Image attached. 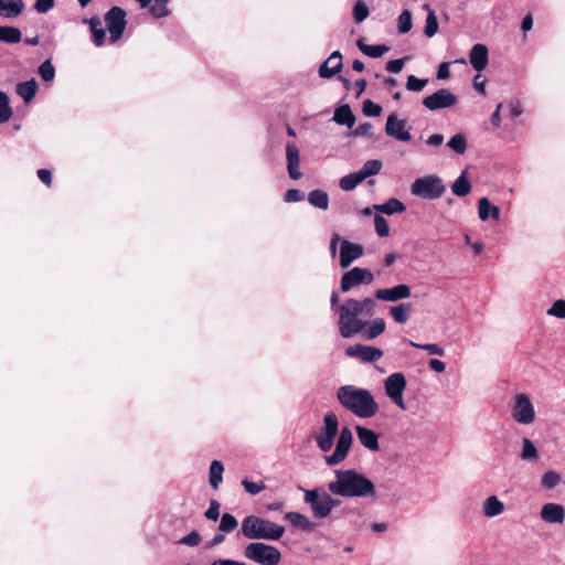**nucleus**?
<instances>
[{
    "instance_id": "57",
    "label": "nucleus",
    "mask_w": 565,
    "mask_h": 565,
    "mask_svg": "<svg viewBox=\"0 0 565 565\" xmlns=\"http://www.w3.org/2000/svg\"><path fill=\"white\" fill-rule=\"evenodd\" d=\"M362 109L364 115L372 117L380 116L382 113V107L370 99L364 100Z\"/></svg>"
},
{
    "instance_id": "26",
    "label": "nucleus",
    "mask_w": 565,
    "mask_h": 565,
    "mask_svg": "<svg viewBox=\"0 0 565 565\" xmlns=\"http://www.w3.org/2000/svg\"><path fill=\"white\" fill-rule=\"evenodd\" d=\"M83 23L89 25L94 44L96 46H103L105 44L106 31L102 28L100 19L97 15L85 18L83 19Z\"/></svg>"
},
{
    "instance_id": "34",
    "label": "nucleus",
    "mask_w": 565,
    "mask_h": 565,
    "mask_svg": "<svg viewBox=\"0 0 565 565\" xmlns=\"http://www.w3.org/2000/svg\"><path fill=\"white\" fill-rule=\"evenodd\" d=\"M308 202L311 206L326 211L329 209V195L326 191L315 189L308 194Z\"/></svg>"
},
{
    "instance_id": "40",
    "label": "nucleus",
    "mask_w": 565,
    "mask_h": 565,
    "mask_svg": "<svg viewBox=\"0 0 565 565\" xmlns=\"http://www.w3.org/2000/svg\"><path fill=\"white\" fill-rule=\"evenodd\" d=\"M362 182V177L358 171H355L342 177L339 181V186L343 191H352Z\"/></svg>"
},
{
    "instance_id": "63",
    "label": "nucleus",
    "mask_w": 565,
    "mask_h": 565,
    "mask_svg": "<svg viewBox=\"0 0 565 565\" xmlns=\"http://www.w3.org/2000/svg\"><path fill=\"white\" fill-rule=\"evenodd\" d=\"M449 66H450V63H448V62H443L439 64L438 70H437V78L438 79H447L450 76Z\"/></svg>"
},
{
    "instance_id": "22",
    "label": "nucleus",
    "mask_w": 565,
    "mask_h": 565,
    "mask_svg": "<svg viewBox=\"0 0 565 565\" xmlns=\"http://www.w3.org/2000/svg\"><path fill=\"white\" fill-rule=\"evenodd\" d=\"M342 68V55L339 51H334L319 67V76L322 78H331Z\"/></svg>"
},
{
    "instance_id": "41",
    "label": "nucleus",
    "mask_w": 565,
    "mask_h": 565,
    "mask_svg": "<svg viewBox=\"0 0 565 565\" xmlns=\"http://www.w3.org/2000/svg\"><path fill=\"white\" fill-rule=\"evenodd\" d=\"M520 458L524 461H534L539 458V452L533 444V441L529 438L522 439V450L520 452Z\"/></svg>"
},
{
    "instance_id": "27",
    "label": "nucleus",
    "mask_w": 565,
    "mask_h": 565,
    "mask_svg": "<svg viewBox=\"0 0 565 565\" xmlns=\"http://www.w3.org/2000/svg\"><path fill=\"white\" fill-rule=\"evenodd\" d=\"M386 324L383 318H374L371 321L366 320L365 329L360 333L366 340H373L385 331Z\"/></svg>"
},
{
    "instance_id": "7",
    "label": "nucleus",
    "mask_w": 565,
    "mask_h": 565,
    "mask_svg": "<svg viewBox=\"0 0 565 565\" xmlns=\"http://www.w3.org/2000/svg\"><path fill=\"white\" fill-rule=\"evenodd\" d=\"M244 556L259 565H278L281 561V552L274 545L262 542H253L245 546Z\"/></svg>"
},
{
    "instance_id": "53",
    "label": "nucleus",
    "mask_w": 565,
    "mask_h": 565,
    "mask_svg": "<svg viewBox=\"0 0 565 565\" xmlns=\"http://www.w3.org/2000/svg\"><path fill=\"white\" fill-rule=\"evenodd\" d=\"M375 232L380 237H386L390 234V225L387 221L380 214L374 216Z\"/></svg>"
},
{
    "instance_id": "48",
    "label": "nucleus",
    "mask_w": 565,
    "mask_h": 565,
    "mask_svg": "<svg viewBox=\"0 0 565 565\" xmlns=\"http://www.w3.org/2000/svg\"><path fill=\"white\" fill-rule=\"evenodd\" d=\"M409 345L416 349L425 350L428 354L443 356L445 354V350L443 347L436 343H417L414 341H409Z\"/></svg>"
},
{
    "instance_id": "33",
    "label": "nucleus",
    "mask_w": 565,
    "mask_h": 565,
    "mask_svg": "<svg viewBox=\"0 0 565 565\" xmlns=\"http://www.w3.org/2000/svg\"><path fill=\"white\" fill-rule=\"evenodd\" d=\"M356 46L363 54L373 58L381 57L382 55L390 51V47L385 44L369 45L364 42L363 39H359L356 41Z\"/></svg>"
},
{
    "instance_id": "17",
    "label": "nucleus",
    "mask_w": 565,
    "mask_h": 565,
    "mask_svg": "<svg viewBox=\"0 0 565 565\" xmlns=\"http://www.w3.org/2000/svg\"><path fill=\"white\" fill-rule=\"evenodd\" d=\"M345 354L351 358H358L362 362L371 363L379 361L383 356V351L375 347L354 344L347 348Z\"/></svg>"
},
{
    "instance_id": "46",
    "label": "nucleus",
    "mask_w": 565,
    "mask_h": 565,
    "mask_svg": "<svg viewBox=\"0 0 565 565\" xmlns=\"http://www.w3.org/2000/svg\"><path fill=\"white\" fill-rule=\"evenodd\" d=\"M412 26H413L412 13L409 10L405 9L402 11V13L398 15V19H397L398 33L405 34L411 31Z\"/></svg>"
},
{
    "instance_id": "20",
    "label": "nucleus",
    "mask_w": 565,
    "mask_h": 565,
    "mask_svg": "<svg viewBox=\"0 0 565 565\" xmlns=\"http://www.w3.org/2000/svg\"><path fill=\"white\" fill-rule=\"evenodd\" d=\"M540 516L546 523L562 524L565 521V508L558 503H545L541 509Z\"/></svg>"
},
{
    "instance_id": "5",
    "label": "nucleus",
    "mask_w": 565,
    "mask_h": 565,
    "mask_svg": "<svg viewBox=\"0 0 565 565\" xmlns=\"http://www.w3.org/2000/svg\"><path fill=\"white\" fill-rule=\"evenodd\" d=\"M303 502L310 507L311 513L316 519H327L334 508L340 504V500L335 499L333 494L327 489L315 488L303 489Z\"/></svg>"
},
{
    "instance_id": "37",
    "label": "nucleus",
    "mask_w": 565,
    "mask_h": 565,
    "mask_svg": "<svg viewBox=\"0 0 565 565\" xmlns=\"http://www.w3.org/2000/svg\"><path fill=\"white\" fill-rule=\"evenodd\" d=\"M451 191L457 196H466L470 193L471 183L468 180L466 171H463L451 184Z\"/></svg>"
},
{
    "instance_id": "3",
    "label": "nucleus",
    "mask_w": 565,
    "mask_h": 565,
    "mask_svg": "<svg viewBox=\"0 0 565 565\" xmlns=\"http://www.w3.org/2000/svg\"><path fill=\"white\" fill-rule=\"evenodd\" d=\"M337 398L342 407L359 418H371L379 413V404L366 388L342 385L337 390Z\"/></svg>"
},
{
    "instance_id": "47",
    "label": "nucleus",
    "mask_w": 565,
    "mask_h": 565,
    "mask_svg": "<svg viewBox=\"0 0 565 565\" xmlns=\"http://www.w3.org/2000/svg\"><path fill=\"white\" fill-rule=\"evenodd\" d=\"M237 526H238V522H237L236 518L234 515H232L231 513H224L221 516V522L218 525L220 532L231 533Z\"/></svg>"
},
{
    "instance_id": "45",
    "label": "nucleus",
    "mask_w": 565,
    "mask_h": 565,
    "mask_svg": "<svg viewBox=\"0 0 565 565\" xmlns=\"http://www.w3.org/2000/svg\"><path fill=\"white\" fill-rule=\"evenodd\" d=\"M38 73H39L40 77L43 79V82H45V83L53 82V79L55 77V67L53 66L50 58L45 60L43 63H41V65L38 68Z\"/></svg>"
},
{
    "instance_id": "13",
    "label": "nucleus",
    "mask_w": 565,
    "mask_h": 565,
    "mask_svg": "<svg viewBox=\"0 0 565 565\" xmlns=\"http://www.w3.org/2000/svg\"><path fill=\"white\" fill-rule=\"evenodd\" d=\"M352 440V431L348 427H343L340 431L334 451L324 458L326 463L328 466H335L342 462L348 456Z\"/></svg>"
},
{
    "instance_id": "18",
    "label": "nucleus",
    "mask_w": 565,
    "mask_h": 565,
    "mask_svg": "<svg viewBox=\"0 0 565 565\" xmlns=\"http://www.w3.org/2000/svg\"><path fill=\"white\" fill-rule=\"evenodd\" d=\"M411 295V287L405 284H399L392 288L377 289L374 297L381 301L395 302L402 299H407Z\"/></svg>"
},
{
    "instance_id": "31",
    "label": "nucleus",
    "mask_w": 565,
    "mask_h": 565,
    "mask_svg": "<svg viewBox=\"0 0 565 565\" xmlns=\"http://www.w3.org/2000/svg\"><path fill=\"white\" fill-rule=\"evenodd\" d=\"M504 511V504L497 495H491L482 504V513L487 518H494Z\"/></svg>"
},
{
    "instance_id": "6",
    "label": "nucleus",
    "mask_w": 565,
    "mask_h": 565,
    "mask_svg": "<svg viewBox=\"0 0 565 565\" xmlns=\"http://www.w3.org/2000/svg\"><path fill=\"white\" fill-rule=\"evenodd\" d=\"M510 416L522 426H530L536 419V411L526 393H518L510 401Z\"/></svg>"
},
{
    "instance_id": "49",
    "label": "nucleus",
    "mask_w": 565,
    "mask_h": 565,
    "mask_svg": "<svg viewBox=\"0 0 565 565\" xmlns=\"http://www.w3.org/2000/svg\"><path fill=\"white\" fill-rule=\"evenodd\" d=\"M438 20L435 11H429L425 22L424 34L427 38H433L438 32Z\"/></svg>"
},
{
    "instance_id": "12",
    "label": "nucleus",
    "mask_w": 565,
    "mask_h": 565,
    "mask_svg": "<svg viewBox=\"0 0 565 565\" xmlns=\"http://www.w3.org/2000/svg\"><path fill=\"white\" fill-rule=\"evenodd\" d=\"M105 23L110 34V42H117L126 29V11L120 7H111L105 14Z\"/></svg>"
},
{
    "instance_id": "56",
    "label": "nucleus",
    "mask_w": 565,
    "mask_h": 565,
    "mask_svg": "<svg viewBox=\"0 0 565 565\" xmlns=\"http://www.w3.org/2000/svg\"><path fill=\"white\" fill-rule=\"evenodd\" d=\"M201 542V535L198 531L193 530L188 535L181 537L178 541V544L186 545V546H198Z\"/></svg>"
},
{
    "instance_id": "35",
    "label": "nucleus",
    "mask_w": 565,
    "mask_h": 565,
    "mask_svg": "<svg viewBox=\"0 0 565 565\" xmlns=\"http://www.w3.org/2000/svg\"><path fill=\"white\" fill-rule=\"evenodd\" d=\"M22 40L21 31L15 26L0 25V42L15 44Z\"/></svg>"
},
{
    "instance_id": "55",
    "label": "nucleus",
    "mask_w": 565,
    "mask_h": 565,
    "mask_svg": "<svg viewBox=\"0 0 565 565\" xmlns=\"http://www.w3.org/2000/svg\"><path fill=\"white\" fill-rule=\"evenodd\" d=\"M242 484H243L245 491L253 495L258 494L266 488L264 482H262V481L254 482V481H249L248 479H244L242 481Z\"/></svg>"
},
{
    "instance_id": "29",
    "label": "nucleus",
    "mask_w": 565,
    "mask_h": 565,
    "mask_svg": "<svg viewBox=\"0 0 565 565\" xmlns=\"http://www.w3.org/2000/svg\"><path fill=\"white\" fill-rule=\"evenodd\" d=\"M373 209L379 213L392 215L395 213H403L406 210V206L401 200L392 198L382 204L373 205Z\"/></svg>"
},
{
    "instance_id": "51",
    "label": "nucleus",
    "mask_w": 565,
    "mask_h": 565,
    "mask_svg": "<svg viewBox=\"0 0 565 565\" xmlns=\"http://www.w3.org/2000/svg\"><path fill=\"white\" fill-rule=\"evenodd\" d=\"M547 316L565 319V299L555 300L546 311Z\"/></svg>"
},
{
    "instance_id": "23",
    "label": "nucleus",
    "mask_w": 565,
    "mask_h": 565,
    "mask_svg": "<svg viewBox=\"0 0 565 565\" xmlns=\"http://www.w3.org/2000/svg\"><path fill=\"white\" fill-rule=\"evenodd\" d=\"M500 209L497 205L491 204L488 198L483 196L478 201V216L480 221L486 222L489 218L499 221Z\"/></svg>"
},
{
    "instance_id": "19",
    "label": "nucleus",
    "mask_w": 565,
    "mask_h": 565,
    "mask_svg": "<svg viewBox=\"0 0 565 565\" xmlns=\"http://www.w3.org/2000/svg\"><path fill=\"white\" fill-rule=\"evenodd\" d=\"M286 161L289 177L292 180H299L302 177V173L300 171V152L295 143H287Z\"/></svg>"
},
{
    "instance_id": "32",
    "label": "nucleus",
    "mask_w": 565,
    "mask_h": 565,
    "mask_svg": "<svg viewBox=\"0 0 565 565\" xmlns=\"http://www.w3.org/2000/svg\"><path fill=\"white\" fill-rule=\"evenodd\" d=\"M36 88V82L32 78L30 81L18 83L15 92L24 103L29 104L35 97Z\"/></svg>"
},
{
    "instance_id": "1",
    "label": "nucleus",
    "mask_w": 565,
    "mask_h": 565,
    "mask_svg": "<svg viewBox=\"0 0 565 565\" xmlns=\"http://www.w3.org/2000/svg\"><path fill=\"white\" fill-rule=\"evenodd\" d=\"M376 302L374 298H349L338 307V328L342 338L349 339L365 329L366 318L375 313Z\"/></svg>"
},
{
    "instance_id": "25",
    "label": "nucleus",
    "mask_w": 565,
    "mask_h": 565,
    "mask_svg": "<svg viewBox=\"0 0 565 565\" xmlns=\"http://www.w3.org/2000/svg\"><path fill=\"white\" fill-rule=\"evenodd\" d=\"M24 9L23 0H0V15L6 19L18 18Z\"/></svg>"
},
{
    "instance_id": "44",
    "label": "nucleus",
    "mask_w": 565,
    "mask_h": 565,
    "mask_svg": "<svg viewBox=\"0 0 565 565\" xmlns=\"http://www.w3.org/2000/svg\"><path fill=\"white\" fill-rule=\"evenodd\" d=\"M12 117V109L7 93L0 90V124H4Z\"/></svg>"
},
{
    "instance_id": "36",
    "label": "nucleus",
    "mask_w": 565,
    "mask_h": 565,
    "mask_svg": "<svg viewBox=\"0 0 565 565\" xmlns=\"http://www.w3.org/2000/svg\"><path fill=\"white\" fill-rule=\"evenodd\" d=\"M411 310V303H399L390 308V315L396 323L404 324L409 319Z\"/></svg>"
},
{
    "instance_id": "30",
    "label": "nucleus",
    "mask_w": 565,
    "mask_h": 565,
    "mask_svg": "<svg viewBox=\"0 0 565 565\" xmlns=\"http://www.w3.org/2000/svg\"><path fill=\"white\" fill-rule=\"evenodd\" d=\"M333 120L339 125L352 128L355 124V116L349 105H342L334 110Z\"/></svg>"
},
{
    "instance_id": "60",
    "label": "nucleus",
    "mask_w": 565,
    "mask_h": 565,
    "mask_svg": "<svg viewBox=\"0 0 565 565\" xmlns=\"http://www.w3.org/2000/svg\"><path fill=\"white\" fill-rule=\"evenodd\" d=\"M55 0H35L34 10L38 13H46L54 8Z\"/></svg>"
},
{
    "instance_id": "4",
    "label": "nucleus",
    "mask_w": 565,
    "mask_h": 565,
    "mask_svg": "<svg viewBox=\"0 0 565 565\" xmlns=\"http://www.w3.org/2000/svg\"><path fill=\"white\" fill-rule=\"evenodd\" d=\"M241 533L248 540L278 541L284 535L285 527L252 514L243 519Z\"/></svg>"
},
{
    "instance_id": "52",
    "label": "nucleus",
    "mask_w": 565,
    "mask_h": 565,
    "mask_svg": "<svg viewBox=\"0 0 565 565\" xmlns=\"http://www.w3.org/2000/svg\"><path fill=\"white\" fill-rule=\"evenodd\" d=\"M561 482V476L556 471H547L542 477V486L546 489H554Z\"/></svg>"
},
{
    "instance_id": "28",
    "label": "nucleus",
    "mask_w": 565,
    "mask_h": 565,
    "mask_svg": "<svg viewBox=\"0 0 565 565\" xmlns=\"http://www.w3.org/2000/svg\"><path fill=\"white\" fill-rule=\"evenodd\" d=\"M285 520H287L294 527L303 530V531H312L315 529V524L310 519L299 512H287L285 514Z\"/></svg>"
},
{
    "instance_id": "15",
    "label": "nucleus",
    "mask_w": 565,
    "mask_h": 565,
    "mask_svg": "<svg viewBox=\"0 0 565 565\" xmlns=\"http://www.w3.org/2000/svg\"><path fill=\"white\" fill-rule=\"evenodd\" d=\"M411 127L407 126L405 119H399L395 114L387 116L385 125V134L398 141L407 142L412 139Z\"/></svg>"
},
{
    "instance_id": "43",
    "label": "nucleus",
    "mask_w": 565,
    "mask_h": 565,
    "mask_svg": "<svg viewBox=\"0 0 565 565\" xmlns=\"http://www.w3.org/2000/svg\"><path fill=\"white\" fill-rule=\"evenodd\" d=\"M168 3L169 0H154L148 7L150 14L157 19L168 17L170 14Z\"/></svg>"
},
{
    "instance_id": "38",
    "label": "nucleus",
    "mask_w": 565,
    "mask_h": 565,
    "mask_svg": "<svg viewBox=\"0 0 565 565\" xmlns=\"http://www.w3.org/2000/svg\"><path fill=\"white\" fill-rule=\"evenodd\" d=\"M224 466L218 460H213L210 466V484L217 490L223 481Z\"/></svg>"
},
{
    "instance_id": "10",
    "label": "nucleus",
    "mask_w": 565,
    "mask_h": 565,
    "mask_svg": "<svg viewBox=\"0 0 565 565\" xmlns=\"http://www.w3.org/2000/svg\"><path fill=\"white\" fill-rule=\"evenodd\" d=\"M384 391L386 396L402 411L406 409L404 401V392L407 386L406 377L401 372H395L388 375L384 382Z\"/></svg>"
},
{
    "instance_id": "39",
    "label": "nucleus",
    "mask_w": 565,
    "mask_h": 565,
    "mask_svg": "<svg viewBox=\"0 0 565 565\" xmlns=\"http://www.w3.org/2000/svg\"><path fill=\"white\" fill-rule=\"evenodd\" d=\"M383 164L381 160L372 159L367 160L363 167L358 171L362 177L363 181L370 177L376 175L380 173Z\"/></svg>"
},
{
    "instance_id": "11",
    "label": "nucleus",
    "mask_w": 565,
    "mask_h": 565,
    "mask_svg": "<svg viewBox=\"0 0 565 565\" xmlns=\"http://www.w3.org/2000/svg\"><path fill=\"white\" fill-rule=\"evenodd\" d=\"M374 281L372 270L362 267H353L345 271L340 280L342 292H348L360 285H371Z\"/></svg>"
},
{
    "instance_id": "2",
    "label": "nucleus",
    "mask_w": 565,
    "mask_h": 565,
    "mask_svg": "<svg viewBox=\"0 0 565 565\" xmlns=\"http://www.w3.org/2000/svg\"><path fill=\"white\" fill-rule=\"evenodd\" d=\"M334 479L327 484L331 494L340 498L377 499L374 482L355 469H337Z\"/></svg>"
},
{
    "instance_id": "58",
    "label": "nucleus",
    "mask_w": 565,
    "mask_h": 565,
    "mask_svg": "<svg viewBox=\"0 0 565 565\" xmlns=\"http://www.w3.org/2000/svg\"><path fill=\"white\" fill-rule=\"evenodd\" d=\"M305 199V194L298 189H289L284 194V200L287 203L300 202Z\"/></svg>"
},
{
    "instance_id": "24",
    "label": "nucleus",
    "mask_w": 565,
    "mask_h": 565,
    "mask_svg": "<svg viewBox=\"0 0 565 565\" xmlns=\"http://www.w3.org/2000/svg\"><path fill=\"white\" fill-rule=\"evenodd\" d=\"M359 441L369 450L377 451L380 448L379 436L370 428L356 426Z\"/></svg>"
},
{
    "instance_id": "16",
    "label": "nucleus",
    "mask_w": 565,
    "mask_h": 565,
    "mask_svg": "<svg viewBox=\"0 0 565 565\" xmlns=\"http://www.w3.org/2000/svg\"><path fill=\"white\" fill-rule=\"evenodd\" d=\"M364 248L358 243H353L348 239L340 242V259L339 264L341 268H348L354 260L362 257Z\"/></svg>"
},
{
    "instance_id": "50",
    "label": "nucleus",
    "mask_w": 565,
    "mask_h": 565,
    "mask_svg": "<svg viewBox=\"0 0 565 565\" xmlns=\"http://www.w3.org/2000/svg\"><path fill=\"white\" fill-rule=\"evenodd\" d=\"M370 14L369 8L363 0H358L353 7V18L356 23L363 22Z\"/></svg>"
},
{
    "instance_id": "59",
    "label": "nucleus",
    "mask_w": 565,
    "mask_h": 565,
    "mask_svg": "<svg viewBox=\"0 0 565 565\" xmlns=\"http://www.w3.org/2000/svg\"><path fill=\"white\" fill-rule=\"evenodd\" d=\"M406 61L407 57L391 60L386 63L385 70L390 73H399L403 70Z\"/></svg>"
},
{
    "instance_id": "64",
    "label": "nucleus",
    "mask_w": 565,
    "mask_h": 565,
    "mask_svg": "<svg viewBox=\"0 0 565 565\" xmlns=\"http://www.w3.org/2000/svg\"><path fill=\"white\" fill-rule=\"evenodd\" d=\"M210 565H248L245 562L231 559V558H217L214 559Z\"/></svg>"
},
{
    "instance_id": "54",
    "label": "nucleus",
    "mask_w": 565,
    "mask_h": 565,
    "mask_svg": "<svg viewBox=\"0 0 565 565\" xmlns=\"http://www.w3.org/2000/svg\"><path fill=\"white\" fill-rule=\"evenodd\" d=\"M428 79L417 78L415 75H409L406 82V88L411 92H420L427 85Z\"/></svg>"
},
{
    "instance_id": "61",
    "label": "nucleus",
    "mask_w": 565,
    "mask_h": 565,
    "mask_svg": "<svg viewBox=\"0 0 565 565\" xmlns=\"http://www.w3.org/2000/svg\"><path fill=\"white\" fill-rule=\"evenodd\" d=\"M205 518L211 521H216L220 518V503L216 500L210 502V507L205 511Z\"/></svg>"
},
{
    "instance_id": "9",
    "label": "nucleus",
    "mask_w": 565,
    "mask_h": 565,
    "mask_svg": "<svg viewBox=\"0 0 565 565\" xmlns=\"http://www.w3.org/2000/svg\"><path fill=\"white\" fill-rule=\"evenodd\" d=\"M339 430V420L334 413L328 412L323 416V424L316 435V443L323 452L329 451Z\"/></svg>"
},
{
    "instance_id": "21",
    "label": "nucleus",
    "mask_w": 565,
    "mask_h": 565,
    "mask_svg": "<svg viewBox=\"0 0 565 565\" xmlns=\"http://www.w3.org/2000/svg\"><path fill=\"white\" fill-rule=\"evenodd\" d=\"M469 62L477 72L486 70L489 63V52L484 44H475L469 53Z\"/></svg>"
},
{
    "instance_id": "14",
    "label": "nucleus",
    "mask_w": 565,
    "mask_h": 565,
    "mask_svg": "<svg viewBox=\"0 0 565 565\" xmlns=\"http://www.w3.org/2000/svg\"><path fill=\"white\" fill-rule=\"evenodd\" d=\"M458 99L455 94H452L447 88H440L436 90L434 94L426 96L423 99V105L429 110H439L444 108H450L457 104Z\"/></svg>"
},
{
    "instance_id": "8",
    "label": "nucleus",
    "mask_w": 565,
    "mask_h": 565,
    "mask_svg": "<svg viewBox=\"0 0 565 565\" xmlns=\"http://www.w3.org/2000/svg\"><path fill=\"white\" fill-rule=\"evenodd\" d=\"M446 186L440 177L428 174L417 178L411 185V193L425 200H437L444 195Z\"/></svg>"
},
{
    "instance_id": "62",
    "label": "nucleus",
    "mask_w": 565,
    "mask_h": 565,
    "mask_svg": "<svg viewBox=\"0 0 565 565\" xmlns=\"http://www.w3.org/2000/svg\"><path fill=\"white\" fill-rule=\"evenodd\" d=\"M372 125L370 122L360 124L351 135L354 137L371 136Z\"/></svg>"
},
{
    "instance_id": "42",
    "label": "nucleus",
    "mask_w": 565,
    "mask_h": 565,
    "mask_svg": "<svg viewBox=\"0 0 565 565\" xmlns=\"http://www.w3.org/2000/svg\"><path fill=\"white\" fill-rule=\"evenodd\" d=\"M447 146L457 154H463L468 147L467 138L463 134H456L449 139Z\"/></svg>"
}]
</instances>
